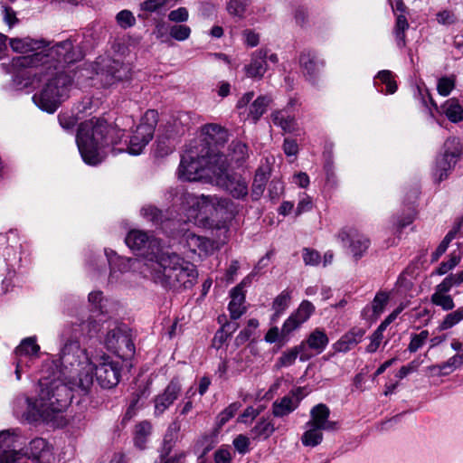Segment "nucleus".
<instances>
[{
    "mask_svg": "<svg viewBox=\"0 0 463 463\" xmlns=\"http://www.w3.org/2000/svg\"><path fill=\"white\" fill-rule=\"evenodd\" d=\"M94 372L99 384L110 389L119 383L121 365L106 355L92 361L76 341L65 345L60 355V382L66 389L88 392L93 385Z\"/></svg>",
    "mask_w": 463,
    "mask_h": 463,
    "instance_id": "nucleus-1",
    "label": "nucleus"
},
{
    "mask_svg": "<svg viewBox=\"0 0 463 463\" xmlns=\"http://www.w3.org/2000/svg\"><path fill=\"white\" fill-rule=\"evenodd\" d=\"M47 371L39 379L38 398L33 400L25 395L14 398L12 403L13 413L21 421L33 423L38 420L52 421L58 414V376L56 365L52 363L44 364Z\"/></svg>",
    "mask_w": 463,
    "mask_h": 463,
    "instance_id": "nucleus-2",
    "label": "nucleus"
},
{
    "mask_svg": "<svg viewBox=\"0 0 463 463\" xmlns=\"http://www.w3.org/2000/svg\"><path fill=\"white\" fill-rule=\"evenodd\" d=\"M146 265L153 281L167 289H188L197 281L195 266L174 252L157 253Z\"/></svg>",
    "mask_w": 463,
    "mask_h": 463,
    "instance_id": "nucleus-3",
    "label": "nucleus"
},
{
    "mask_svg": "<svg viewBox=\"0 0 463 463\" xmlns=\"http://www.w3.org/2000/svg\"><path fill=\"white\" fill-rule=\"evenodd\" d=\"M123 136V130L94 118L80 125L76 142L82 159L89 165H97L103 158L102 149L118 143Z\"/></svg>",
    "mask_w": 463,
    "mask_h": 463,
    "instance_id": "nucleus-4",
    "label": "nucleus"
},
{
    "mask_svg": "<svg viewBox=\"0 0 463 463\" xmlns=\"http://www.w3.org/2000/svg\"><path fill=\"white\" fill-rule=\"evenodd\" d=\"M9 45L14 52H33L29 56L13 59L12 67L43 68L48 65V69L55 70V64L58 63V48L55 43L26 36L11 38Z\"/></svg>",
    "mask_w": 463,
    "mask_h": 463,
    "instance_id": "nucleus-5",
    "label": "nucleus"
},
{
    "mask_svg": "<svg viewBox=\"0 0 463 463\" xmlns=\"http://www.w3.org/2000/svg\"><path fill=\"white\" fill-rule=\"evenodd\" d=\"M222 154L213 153L203 144L191 147L182 156L177 175L183 181H198L202 179H213V170L218 168L216 157H222Z\"/></svg>",
    "mask_w": 463,
    "mask_h": 463,
    "instance_id": "nucleus-6",
    "label": "nucleus"
},
{
    "mask_svg": "<svg viewBox=\"0 0 463 463\" xmlns=\"http://www.w3.org/2000/svg\"><path fill=\"white\" fill-rule=\"evenodd\" d=\"M181 201L184 207L191 212L195 218L203 219L217 217L224 212L229 205V200L217 195H195L190 193H183Z\"/></svg>",
    "mask_w": 463,
    "mask_h": 463,
    "instance_id": "nucleus-7",
    "label": "nucleus"
},
{
    "mask_svg": "<svg viewBox=\"0 0 463 463\" xmlns=\"http://www.w3.org/2000/svg\"><path fill=\"white\" fill-rule=\"evenodd\" d=\"M218 168H214L213 176L216 184L226 190L233 198L244 199L249 194L248 182L241 175L228 172V158L226 156L216 157Z\"/></svg>",
    "mask_w": 463,
    "mask_h": 463,
    "instance_id": "nucleus-8",
    "label": "nucleus"
},
{
    "mask_svg": "<svg viewBox=\"0 0 463 463\" xmlns=\"http://www.w3.org/2000/svg\"><path fill=\"white\" fill-rule=\"evenodd\" d=\"M27 451L19 429L0 431V463H27Z\"/></svg>",
    "mask_w": 463,
    "mask_h": 463,
    "instance_id": "nucleus-9",
    "label": "nucleus"
},
{
    "mask_svg": "<svg viewBox=\"0 0 463 463\" xmlns=\"http://www.w3.org/2000/svg\"><path fill=\"white\" fill-rule=\"evenodd\" d=\"M43 77H49L48 82L44 85L43 90L33 96L34 104L43 111L53 114L57 109V97H58V79H57V63L55 70L53 68L48 69V65L42 68L41 72Z\"/></svg>",
    "mask_w": 463,
    "mask_h": 463,
    "instance_id": "nucleus-10",
    "label": "nucleus"
},
{
    "mask_svg": "<svg viewBox=\"0 0 463 463\" xmlns=\"http://www.w3.org/2000/svg\"><path fill=\"white\" fill-rule=\"evenodd\" d=\"M158 121V113L156 110H147L137 126L136 131L129 140V153L132 155H139L143 148L152 139L156 126Z\"/></svg>",
    "mask_w": 463,
    "mask_h": 463,
    "instance_id": "nucleus-11",
    "label": "nucleus"
},
{
    "mask_svg": "<svg viewBox=\"0 0 463 463\" xmlns=\"http://www.w3.org/2000/svg\"><path fill=\"white\" fill-rule=\"evenodd\" d=\"M105 345L109 350L121 357L131 356L135 351L130 335L126 329L118 326L109 330L105 338Z\"/></svg>",
    "mask_w": 463,
    "mask_h": 463,
    "instance_id": "nucleus-12",
    "label": "nucleus"
},
{
    "mask_svg": "<svg viewBox=\"0 0 463 463\" xmlns=\"http://www.w3.org/2000/svg\"><path fill=\"white\" fill-rule=\"evenodd\" d=\"M298 62L303 77L309 82L316 83L325 66V61L316 52L305 50L300 53Z\"/></svg>",
    "mask_w": 463,
    "mask_h": 463,
    "instance_id": "nucleus-13",
    "label": "nucleus"
},
{
    "mask_svg": "<svg viewBox=\"0 0 463 463\" xmlns=\"http://www.w3.org/2000/svg\"><path fill=\"white\" fill-rule=\"evenodd\" d=\"M181 392V385L177 381H171L165 391L156 396L154 400L155 413L156 415L163 414L178 398Z\"/></svg>",
    "mask_w": 463,
    "mask_h": 463,
    "instance_id": "nucleus-14",
    "label": "nucleus"
},
{
    "mask_svg": "<svg viewBox=\"0 0 463 463\" xmlns=\"http://www.w3.org/2000/svg\"><path fill=\"white\" fill-rule=\"evenodd\" d=\"M330 410L323 403L317 404L310 411V420L307 426H314L323 430H335L338 429L336 421L329 420Z\"/></svg>",
    "mask_w": 463,
    "mask_h": 463,
    "instance_id": "nucleus-15",
    "label": "nucleus"
},
{
    "mask_svg": "<svg viewBox=\"0 0 463 463\" xmlns=\"http://www.w3.org/2000/svg\"><path fill=\"white\" fill-rule=\"evenodd\" d=\"M126 244L134 250H151L152 252L159 247V241L146 232L134 230L126 237Z\"/></svg>",
    "mask_w": 463,
    "mask_h": 463,
    "instance_id": "nucleus-16",
    "label": "nucleus"
},
{
    "mask_svg": "<svg viewBox=\"0 0 463 463\" xmlns=\"http://www.w3.org/2000/svg\"><path fill=\"white\" fill-rule=\"evenodd\" d=\"M258 355V351L253 345H248L241 350L232 359L231 375L236 376L244 372L253 363Z\"/></svg>",
    "mask_w": 463,
    "mask_h": 463,
    "instance_id": "nucleus-17",
    "label": "nucleus"
},
{
    "mask_svg": "<svg viewBox=\"0 0 463 463\" xmlns=\"http://www.w3.org/2000/svg\"><path fill=\"white\" fill-rule=\"evenodd\" d=\"M342 240H347L348 248L355 260H358L364 256L370 245L369 239L355 231L343 232Z\"/></svg>",
    "mask_w": 463,
    "mask_h": 463,
    "instance_id": "nucleus-18",
    "label": "nucleus"
},
{
    "mask_svg": "<svg viewBox=\"0 0 463 463\" xmlns=\"http://www.w3.org/2000/svg\"><path fill=\"white\" fill-rule=\"evenodd\" d=\"M269 51L267 49H259L251 55L250 63L245 66V71L248 77L261 79L268 70L267 57Z\"/></svg>",
    "mask_w": 463,
    "mask_h": 463,
    "instance_id": "nucleus-19",
    "label": "nucleus"
},
{
    "mask_svg": "<svg viewBox=\"0 0 463 463\" xmlns=\"http://www.w3.org/2000/svg\"><path fill=\"white\" fill-rule=\"evenodd\" d=\"M202 135L204 137L203 141L208 145L213 153H216L211 146L223 145L228 140L227 130L217 124H207L202 128ZM206 147L204 145H203Z\"/></svg>",
    "mask_w": 463,
    "mask_h": 463,
    "instance_id": "nucleus-20",
    "label": "nucleus"
},
{
    "mask_svg": "<svg viewBox=\"0 0 463 463\" xmlns=\"http://www.w3.org/2000/svg\"><path fill=\"white\" fill-rule=\"evenodd\" d=\"M364 334L365 330L363 328H352L333 345V349L336 353H346L362 341Z\"/></svg>",
    "mask_w": 463,
    "mask_h": 463,
    "instance_id": "nucleus-21",
    "label": "nucleus"
},
{
    "mask_svg": "<svg viewBox=\"0 0 463 463\" xmlns=\"http://www.w3.org/2000/svg\"><path fill=\"white\" fill-rule=\"evenodd\" d=\"M460 150L455 148L453 151L446 150L444 154L437 160L435 175L439 181L447 178L448 174L455 166L459 157Z\"/></svg>",
    "mask_w": 463,
    "mask_h": 463,
    "instance_id": "nucleus-22",
    "label": "nucleus"
},
{
    "mask_svg": "<svg viewBox=\"0 0 463 463\" xmlns=\"http://www.w3.org/2000/svg\"><path fill=\"white\" fill-rule=\"evenodd\" d=\"M390 299L387 292L379 291L372 301L371 307H366L363 310V316L365 318L376 319L384 310Z\"/></svg>",
    "mask_w": 463,
    "mask_h": 463,
    "instance_id": "nucleus-23",
    "label": "nucleus"
},
{
    "mask_svg": "<svg viewBox=\"0 0 463 463\" xmlns=\"http://www.w3.org/2000/svg\"><path fill=\"white\" fill-rule=\"evenodd\" d=\"M231 298L232 300L229 304L230 317L236 320L246 312V307L244 306L245 294L241 290V287H235L231 292Z\"/></svg>",
    "mask_w": 463,
    "mask_h": 463,
    "instance_id": "nucleus-24",
    "label": "nucleus"
},
{
    "mask_svg": "<svg viewBox=\"0 0 463 463\" xmlns=\"http://www.w3.org/2000/svg\"><path fill=\"white\" fill-rule=\"evenodd\" d=\"M270 175V169L268 165L260 166L256 171L252 186H251V198L252 200H259L265 191L266 184Z\"/></svg>",
    "mask_w": 463,
    "mask_h": 463,
    "instance_id": "nucleus-25",
    "label": "nucleus"
},
{
    "mask_svg": "<svg viewBox=\"0 0 463 463\" xmlns=\"http://www.w3.org/2000/svg\"><path fill=\"white\" fill-rule=\"evenodd\" d=\"M40 346L33 336L23 339L14 349L15 357L40 358Z\"/></svg>",
    "mask_w": 463,
    "mask_h": 463,
    "instance_id": "nucleus-26",
    "label": "nucleus"
},
{
    "mask_svg": "<svg viewBox=\"0 0 463 463\" xmlns=\"http://www.w3.org/2000/svg\"><path fill=\"white\" fill-rule=\"evenodd\" d=\"M303 343H305V347L308 346V348L316 351L317 354H321L328 345L329 338L323 329L316 328Z\"/></svg>",
    "mask_w": 463,
    "mask_h": 463,
    "instance_id": "nucleus-27",
    "label": "nucleus"
},
{
    "mask_svg": "<svg viewBox=\"0 0 463 463\" xmlns=\"http://www.w3.org/2000/svg\"><path fill=\"white\" fill-rule=\"evenodd\" d=\"M61 55L63 61L68 64L80 61L83 57L82 52L73 44L71 39H65L60 43V56Z\"/></svg>",
    "mask_w": 463,
    "mask_h": 463,
    "instance_id": "nucleus-28",
    "label": "nucleus"
},
{
    "mask_svg": "<svg viewBox=\"0 0 463 463\" xmlns=\"http://www.w3.org/2000/svg\"><path fill=\"white\" fill-rule=\"evenodd\" d=\"M186 243L191 251L198 252L199 254H208L213 249V244L209 239L194 233L187 234Z\"/></svg>",
    "mask_w": 463,
    "mask_h": 463,
    "instance_id": "nucleus-29",
    "label": "nucleus"
},
{
    "mask_svg": "<svg viewBox=\"0 0 463 463\" xmlns=\"http://www.w3.org/2000/svg\"><path fill=\"white\" fill-rule=\"evenodd\" d=\"M181 421L175 419L169 426L164 438L162 447V456H168L173 449L175 443L178 439V433L181 430Z\"/></svg>",
    "mask_w": 463,
    "mask_h": 463,
    "instance_id": "nucleus-30",
    "label": "nucleus"
},
{
    "mask_svg": "<svg viewBox=\"0 0 463 463\" xmlns=\"http://www.w3.org/2000/svg\"><path fill=\"white\" fill-rule=\"evenodd\" d=\"M298 408V399H293L288 395L279 400H276L272 404V413L275 417H284L294 411Z\"/></svg>",
    "mask_w": 463,
    "mask_h": 463,
    "instance_id": "nucleus-31",
    "label": "nucleus"
},
{
    "mask_svg": "<svg viewBox=\"0 0 463 463\" xmlns=\"http://www.w3.org/2000/svg\"><path fill=\"white\" fill-rule=\"evenodd\" d=\"M272 98L269 95L259 96L250 106L249 117L256 123L270 106Z\"/></svg>",
    "mask_w": 463,
    "mask_h": 463,
    "instance_id": "nucleus-32",
    "label": "nucleus"
},
{
    "mask_svg": "<svg viewBox=\"0 0 463 463\" xmlns=\"http://www.w3.org/2000/svg\"><path fill=\"white\" fill-rule=\"evenodd\" d=\"M106 255L108 257V261L110 265V278L111 279H118V276L116 275L117 269H118L120 272H124L128 269V268L129 266L134 265L135 263L138 262L137 260L125 259L122 257H118L113 251H111V254H109L108 251H106Z\"/></svg>",
    "mask_w": 463,
    "mask_h": 463,
    "instance_id": "nucleus-33",
    "label": "nucleus"
},
{
    "mask_svg": "<svg viewBox=\"0 0 463 463\" xmlns=\"http://www.w3.org/2000/svg\"><path fill=\"white\" fill-rule=\"evenodd\" d=\"M441 109L451 122L458 123L463 120V108L457 99L452 98L446 100L441 106Z\"/></svg>",
    "mask_w": 463,
    "mask_h": 463,
    "instance_id": "nucleus-34",
    "label": "nucleus"
},
{
    "mask_svg": "<svg viewBox=\"0 0 463 463\" xmlns=\"http://www.w3.org/2000/svg\"><path fill=\"white\" fill-rule=\"evenodd\" d=\"M272 122L280 127L285 132H293L296 129L294 117L290 116L285 109L276 110L271 114Z\"/></svg>",
    "mask_w": 463,
    "mask_h": 463,
    "instance_id": "nucleus-35",
    "label": "nucleus"
},
{
    "mask_svg": "<svg viewBox=\"0 0 463 463\" xmlns=\"http://www.w3.org/2000/svg\"><path fill=\"white\" fill-rule=\"evenodd\" d=\"M15 69L14 71H8L7 72L13 73V89L23 90L31 84V78L29 71L25 69L26 67H13Z\"/></svg>",
    "mask_w": 463,
    "mask_h": 463,
    "instance_id": "nucleus-36",
    "label": "nucleus"
},
{
    "mask_svg": "<svg viewBox=\"0 0 463 463\" xmlns=\"http://www.w3.org/2000/svg\"><path fill=\"white\" fill-rule=\"evenodd\" d=\"M229 151L230 160L238 164L244 162L249 156L248 146L241 141H232L229 146Z\"/></svg>",
    "mask_w": 463,
    "mask_h": 463,
    "instance_id": "nucleus-37",
    "label": "nucleus"
},
{
    "mask_svg": "<svg viewBox=\"0 0 463 463\" xmlns=\"http://www.w3.org/2000/svg\"><path fill=\"white\" fill-rule=\"evenodd\" d=\"M88 301L91 306L92 309L100 313H109V299L103 296L102 291L95 290L89 294Z\"/></svg>",
    "mask_w": 463,
    "mask_h": 463,
    "instance_id": "nucleus-38",
    "label": "nucleus"
},
{
    "mask_svg": "<svg viewBox=\"0 0 463 463\" xmlns=\"http://www.w3.org/2000/svg\"><path fill=\"white\" fill-rule=\"evenodd\" d=\"M307 430L304 432L301 441L304 446L316 447L323 440V433L321 429L314 426H307Z\"/></svg>",
    "mask_w": 463,
    "mask_h": 463,
    "instance_id": "nucleus-39",
    "label": "nucleus"
},
{
    "mask_svg": "<svg viewBox=\"0 0 463 463\" xmlns=\"http://www.w3.org/2000/svg\"><path fill=\"white\" fill-rule=\"evenodd\" d=\"M38 358L15 357L14 364L15 365L14 374L17 381L22 379L23 374H29Z\"/></svg>",
    "mask_w": 463,
    "mask_h": 463,
    "instance_id": "nucleus-40",
    "label": "nucleus"
},
{
    "mask_svg": "<svg viewBox=\"0 0 463 463\" xmlns=\"http://www.w3.org/2000/svg\"><path fill=\"white\" fill-rule=\"evenodd\" d=\"M275 431L273 423L266 419H261L251 429L250 432L254 439L264 438L268 439Z\"/></svg>",
    "mask_w": 463,
    "mask_h": 463,
    "instance_id": "nucleus-41",
    "label": "nucleus"
},
{
    "mask_svg": "<svg viewBox=\"0 0 463 463\" xmlns=\"http://www.w3.org/2000/svg\"><path fill=\"white\" fill-rule=\"evenodd\" d=\"M409 28V23L406 14H397L394 33L399 46L405 44V31Z\"/></svg>",
    "mask_w": 463,
    "mask_h": 463,
    "instance_id": "nucleus-42",
    "label": "nucleus"
},
{
    "mask_svg": "<svg viewBox=\"0 0 463 463\" xmlns=\"http://www.w3.org/2000/svg\"><path fill=\"white\" fill-rule=\"evenodd\" d=\"M152 426L148 421H142L136 426L135 444L139 449L145 448L146 438L150 435Z\"/></svg>",
    "mask_w": 463,
    "mask_h": 463,
    "instance_id": "nucleus-43",
    "label": "nucleus"
},
{
    "mask_svg": "<svg viewBox=\"0 0 463 463\" xmlns=\"http://www.w3.org/2000/svg\"><path fill=\"white\" fill-rule=\"evenodd\" d=\"M289 300L290 294L288 291L284 290L277 296L272 304V308L275 311L273 319L278 318L288 308Z\"/></svg>",
    "mask_w": 463,
    "mask_h": 463,
    "instance_id": "nucleus-44",
    "label": "nucleus"
},
{
    "mask_svg": "<svg viewBox=\"0 0 463 463\" xmlns=\"http://www.w3.org/2000/svg\"><path fill=\"white\" fill-rule=\"evenodd\" d=\"M463 320V307L448 314L439 325L440 330H447L453 327Z\"/></svg>",
    "mask_w": 463,
    "mask_h": 463,
    "instance_id": "nucleus-45",
    "label": "nucleus"
},
{
    "mask_svg": "<svg viewBox=\"0 0 463 463\" xmlns=\"http://www.w3.org/2000/svg\"><path fill=\"white\" fill-rule=\"evenodd\" d=\"M305 350V343H301L299 345L285 352L279 359V363L281 366H289L293 364L299 353H303Z\"/></svg>",
    "mask_w": 463,
    "mask_h": 463,
    "instance_id": "nucleus-46",
    "label": "nucleus"
},
{
    "mask_svg": "<svg viewBox=\"0 0 463 463\" xmlns=\"http://www.w3.org/2000/svg\"><path fill=\"white\" fill-rule=\"evenodd\" d=\"M14 1V0H0L4 21L10 28L18 23L16 13L9 6V3H13Z\"/></svg>",
    "mask_w": 463,
    "mask_h": 463,
    "instance_id": "nucleus-47",
    "label": "nucleus"
},
{
    "mask_svg": "<svg viewBox=\"0 0 463 463\" xmlns=\"http://www.w3.org/2000/svg\"><path fill=\"white\" fill-rule=\"evenodd\" d=\"M314 310L315 307L311 302L303 300L298 309L292 314L303 324L310 317Z\"/></svg>",
    "mask_w": 463,
    "mask_h": 463,
    "instance_id": "nucleus-48",
    "label": "nucleus"
},
{
    "mask_svg": "<svg viewBox=\"0 0 463 463\" xmlns=\"http://www.w3.org/2000/svg\"><path fill=\"white\" fill-rule=\"evenodd\" d=\"M116 22L122 29H128L135 25L136 18L129 10H122L116 15Z\"/></svg>",
    "mask_w": 463,
    "mask_h": 463,
    "instance_id": "nucleus-49",
    "label": "nucleus"
},
{
    "mask_svg": "<svg viewBox=\"0 0 463 463\" xmlns=\"http://www.w3.org/2000/svg\"><path fill=\"white\" fill-rule=\"evenodd\" d=\"M462 364L463 363L460 360V357L458 354H455L446 362L440 364L439 375H448Z\"/></svg>",
    "mask_w": 463,
    "mask_h": 463,
    "instance_id": "nucleus-50",
    "label": "nucleus"
},
{
    "mask_svg": "<svg viewBox=\"0 0 463 463\" xmlns=\"http://www.w3.org/2000/svg\"><path fill=\"white\" fill-rule=\"evenodd\" d=\"M241 408V403L233 402L230 404L226 409H224L217 417V424L219 427L223 426L227 421H229L235 413Z\"/></svg>",
    "mask_w": 463,
    "mask_h": 463,
    "instance_id": "nucleus-51",
    "label": "nucleus"
},
{
    "mask_svg": "<svg viewBox=\"0 0 463 463\" xmlns=\"http://www.w3.org/2000/svg\"><path fill=\"white\" fill-rule=\"evenodd\" d=\"M112 78L116 80H125L130 78V70L128 65L114 61L111 67Z\"/></svg>",
    "mask_w": 463,
    "mask_h": 463,
    "instance_id": "nucleus-52",
    "label": "nucleus"
},
{
    "mask_svg": "<svg viewBox=\"0 0 463 463\" xmlns=\"http://www.w3.org/2000/svg\"><path fill=\"white\" fill-rule=\"evenodd\" d=\"M246 0H231L227 4V11L231 15L241 18L246 11Z\"/></svg>",
    "mask_w": 463,
    "mask_h": 463,
    "instance_id": "nucleus-53",
    "label": "nucleus"
},
{
    "mask_svg": "<svg viewBox=\"0 0 463 463\" xmlns=\"http://www.w3.org/2000/svg\"><path fill=\"white\" fill-rule=\"evenodd\" d=\"M169 34L177 41H184L189 38L191 29L184 24L173 25L169 29Z\"/></svg>",
    "mask_w": 463,
    "mask_h": 463,
    "instance_id": "nucleus-54",
    "label": "nucleus"
},
{
    "mask_svg": "<svg viewBox=\"0 0 463 463\" xmlns=\"http://www.w3.org/2000/svg\"><path fill=\"white\" fill-rule=\"evenodd\" d=\"M431 302L447 311L453 309L455 307L453 298L449 295L433 294L431 296Z\"/></svg>",
    "mask_w": 463,
    "mask_h": 463,
    "instance_id": "nucleus-55",
    "label": "nucleus"
},
{
    "mask_svg": "<svg viewBox=\"0 0 463 463\" xmlns=\"http://www.w3.org/2000/svg\"><path fill=\"white\" fill-rule=\"evenodd\" d=\"M302 324L298 321V319L293 314H291L282 326L281 338H287L290 333L298 328Z\"/></svg>",
    "mask_w": 463,
    "mask_h": 463,
    "instance_id": "nucleus-56",
    "label": "nucleus"
},
{
    "mask_svg": "<svg viewBox=\"0 0 463 463\" xmlns=\"http://www.w3.org/2000/svg\"><path fill=\"white\" fill-rule=\"evenodd\" d=\"M428 337L429 332L427 330H423L420 334L412 335L410 345L408 346L409 351L411 353H415L425 344Z\"/></svg>",
    "mask_w": 463,
    "mask_h": 463,
    "instance_id": "nucleus-57",
    "label": "nucleus"
},
{
    "mask_svg": "<svg viewBox=\"0 0 463 463\" xmlns=\"http://www.w3.org/2000/svg\"><path fill=\"white\" fill-rule=\"evenodd\" d=\"M378 79L386 85V92L392 94L397 90L396 82L392 79V74L390 71H382L378 73Z\"/></svg>",
    "mask_w": 463,
    "mask_h": 463,
    "instance_id": "nucleus-58",
    "label": "nucleus"
},
{
    "mask_svg": "<svg viewBox=\"0 0 463 463\" xmlns=\"http://www.w3.org/2000/svg\"><path fill=\"white\" fill-rule=\"evenodd\" d=\"M455 88V80L449 77L440 78L438 81L437 90L441 96H449Z\"/></svg>",
    "mask_w": 463,
    "mask_h": 463,
    "instance_id": "nucleus-59",
    "label": "nucleus"
},
{
    "mask_svg": "<svg viewBox=\"0 0 463 463\" xmlns=\"http://www.w3.org/2000/svg\"><path fill=\"white\" fill-rule=\"evenodd\" d=\"M385 330L384 327H382V326H379L377 329L373 332V334L371 335V342L366 347V351L368 353H374L380 346V344L383 338V331Z\"/></svg>",
    "mask_w": 463,
    "mask_h": 463,
    "instance_id": "nucleus-60",
    "label": "nucleus"
},
{
    "mask_svg": "<svg viewBox=\"0 0 463 463\" xmlns=\"http://www.w3.org/2000/svg\"><path fill=\"white\" fill-rule=\"evenodd\" d=\"M302 257L305 264L309 266H317L321 260L319 252L308 248L303 250Z\"/></svg>",
    "mask_w": 463,
    "mask_h": 463,
    "instance_id": "nucleus-61",
    "label": "nucleus"
},
{
    "mask_svg": "<svg viewBox=\"0 0 463 463\" xmlns=\"http://www.w3.org/2000/svg\"><path fill=\"white\" fill-rule=\"evenodd\" d=\"M81 417L79 416H64L60 417V428L70 427L72 430L80 429L82 426Z\"/></svg>",
    "mask_w": 463,
    "mask_h": 463,
    "instance_id": "nucleus-62",
    "label": "nucleus"
},
{
    "mask_svg": "<svg viewBox=\"0 0 463 463\" xmlns=\"http://www.w3.org/2000/svg\"><path fill=\"white\" fill-rule=\"evenodd\" d=\"M142 214L145 218L152 222H158L162 219V212L152 205L143 207Z\"/></svg>",
    "mask_w": 463,
    "mask_h": 463,
    "instance_id": "nucleus-63",
    "label": "nucleus"
},
{
    "mask_svg": "<svg viewBox=\"0 0 463 463\" xmlns=\"http://www.w3.org/2000/svg\"><path fill=\"white\" fill-rule=\"evenodd\" d=\"M81 330L90 337L96 335L100 330V325L95 319L89 318L81 324Z\"/></svg>",
    "mask_w": 463,
    "mask_h": 463,
    "instance_id": "nucleus-64",
    "label": "nucleus"
}]
</instances>
